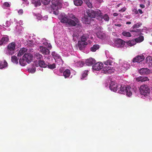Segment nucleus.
<instances>
[{"mask_svg": "<svg viewBox=\"0 0 152 152\" xmlns=\"http://www.w3.org/2000/svg\"><path fill=\"white\" fill-rule=\"evenodd\" d=\"M121 4V3H120L119 4H118L117 5V6L118 7H119V6H120V5Z\"/></svg>", "mask_w": 152, "mask_h": 152, "instance_id": "63", "label": "nucleus"}, {"mask_svg": "<svg viewBox=\"0 0 152 152\" xmlns=\"http://www.w3.org/2000/svg\"><path fill=\"white\" fill-rule=\"evenodd\" d=\"M20 64L22 66H25V65L26 64V61L24 60L23 57L22 59H20L19 61Z\"/></svg>", "mask_w": 152, "mask_h": 152, "instance_id": "37", "label": "nucleus"}, {"mask_svg": "<svg viewBox=\"0 0 152 152\" xmlns=\"http://www.w3.org/2000/svg\"><path fill=\"white\" fill-rule=\"evenodd\" d=\"M129 64L124 63L119 67V70L120 72H125L129 68Z\"/></svg>", "mask_w": 152, "mask_h": 152, "instance_id": "14", "label": "nucleus"}, {"mask_svg": "<svg viewBox=\"0 0 152 152\" xmlns=\"http://www.w3.org/2000/svg\"><path fill=\"white\" fill-rule=\"evenodd\" d=\"M79 36L78 34H75V32L73 34V36L75 37H78Z\"/></svg>", "mask_w": 152, "mask_h": 152, "instance_id": "53", "label": "nucleus"}, {"mask_svg": "<svg viewBox=\"0 0 152 152\" xmlns=\"http://www.w3.org/2000/svg\"><path fill=\"white\" fill-rule=\"evenodd\" d=\"M83 21L86 24H89L90 23V20L87 18L86 17L83 19Z\"/></svg>", "mask_w": 152, "mask_h": 152, "instance_id": "44", "label": "nucleus"}, {"mask_svg": "<svg viewBox=\"0 0 152 152\" xmlns=\"http://www.w3.org/2000/svg\"><path fill=\"white\" fill-rule=\"evenodd\" d=\"M115 26H118V27H120L121 26V24L120 23H116L115 24Z\"/></svg>", "mask_w": 152, "mask_h": 152, "instance_id": "54", "label": "nucleus"}, {"mask_svg": "<svg viewBox=\"0 0 152 152\" xmlns=\"http://www.w3.org/2000/svg\"><path fill=\"white\" fill-rule=\"evenodd\" d=\"M118 15V14L117 13H114L113 14V16L115 17H116Z\"/></svg>", "mask_w": 152, "mask_h": 152, "instance_id": "57", "label": "nucleus"}, {"mask_svg": "<svg viewBox=\"0 0 152 152\" xmlns=\"http://www.w3.org/2000/svg\"><path fill=\"white\" fill-rule=\"evenodd\" d=\"M132 11L134 12L135 14H137L138 13V11L137 9H134L132 10Z\"/></svg>", "mask_w": 152, "mask_h": 152, "instance_id": "50", "label": "nucleus"}, {"mask_svg": "<svg viewBox=\"0 0 152 152\" xmlns=\"http://www.w3.org/2000/svg\"><path fill=\"white\" fill-rule=\"evenodd\" d=\"M87 42H82L78 41V45L79 49L81 50H84L86 46L87 45Z\"/></svg>", "mask_w": 152, "mask_h": 152, "instance_id": "17", "label": "nucleus"}, {"mask_svg": "<svg viewBox=\"0 0 152 152\" xmlns=\"http://www.w3.org/2000/svg\"><path fill=\"white\" fill-rule=\"evenodd\" d=\"M38 63L39 66L41 67L45 68L47 67V64L43 60H39L38 61Z\"/></svg>", "mask_w": 152, "mask_h": 152, "instance_id": "22", "label": "nucleus"}, {"mask_svg": "<svg viewBox=\"0 0 152 152\" xmlns=\"http://www.w3.org/2000/svg\"><path fill=\"white\" fill-rule=\"evenodd\" d=\"M97 37L101 39H103L105 37V34L101 31H98L96 33Z\"/></svg>", "mask_w": 152, "mask_h": 152, "instance_id": "28", "label": "nucleus"}, {"mask_svg": "<svg viewBox=\"0 0 152 152\" xmlns=\"http://www.w3.org/2000/svg\"><path fill=\"white\" fill-rule=\"evenodd\" d=\"M122 34L124 36L129 37L131 36V35L129 32L124 31L122 33Z\"/></svg>", "mask_w": 152, "mask_h": 152, "instance_id": "39", "label": "nucleus"}, {"mask_svg": "<svg viewBox=\"0 0 152 152\" xmlns=\"http://www.w3.org/2000/svg\"><path fill=\"white\" fill-rule=\"evenodd\" d=\"M97 0L100 3L103 2V0Z\"/></svg>", "mask_w": 152, "mask_h": 152, "instance_id": "60", "label": "nucleus"}, {"mask_svg": "<svg viewBox=\"0 0 152 152\" xmlns=\"http://www.w3.org/2000/svg\"><path fill=\"white\" fill-rule=\"evenodd\" d=\"M99 48V45H94L91 48V50L92 52H95Z\"/></svg>", "mask_w": 152, "mask_h": 152, "instance_id": "31", "label": "nucleus"}, {"mask_svg": "<svg viewBox=\"0 0 152 152\" xmlns=\"http://www.w3.org/2000/svg\"><path fill=\"white\" fill-rule=\"evenodd\" d=\"M51 3L53 13L57 15L59 13L58 9L61 7V4L59 0H52Z\"/></svg>", "mask_w": 152, "mask_h": 152, "instance_id": "1", "label": "nucleus"}, {"mask_svg": "<svg viewBox=\"0 0 152 152\" xmlns=\"http://www.w3.org/2000/svg\"><path fill=\"white\" fill-rule=\"evenodd\" d=\"M138 11L140 14H142L143 13V12L141 9H138Z\"/></svg>", "mask_w": 152, "mask_h": 152, "instance_id": "55", "label": "nucleus"}, {"mask_svg": "<svg viewBox=\"0 0 152 152\" xmlns=\"http://www.w3.org/2000/svg\"><path fill=\"white\" fill-rule=\"evenodd\" d=\"M113 61L111 60H108L107 61H104V63L105 65H111L113 63Z\"/></svg>", "mask_w": 152, "mask_h": 152, "instance_id": "43", "label": "nucleus"}, {"mask_svg": "<svg viewBox=\"0 0 152 152\" xmlns=\"http://www.w3.org/2000/svg\"><path fill=\"white\" fill-rule=\"evenodd\" d=\"M15 45V43L14 42H12L8 45V51L10 55H12L14 54Z\"/></svg>", "mask_w": 152, "mask_h": 152, "instance_id": "5", "label": "nucleus"}, {"mask_svg": "<svg viewBox=\"0 0 152 152\" xmlns=\"http://www.w3.org/2000/svg\"><path fill=\"white\" fill-rule=\"evenodd\" d=\"M34 57L37 59L40 60L43 58L42 56L38 53H36L34 55Z\"/></svg>", "mask_w": 152, "mask_h": 152, "instance_id": "30", "label": "nucleus"}, {"mask_svg": "<svg viewBox=\"0 0 152 152\" xmlns=\"http://www.w3.org/2000/svg\"><path fill=\"white\" fill-rule=\"evenodd\" d=\"M131 23L130 22H129V21L127 22H126V24H131Z\"/></svg>", "mask_w": 152, "mask_h": 152, "instance_id": "62", "label": "nucleus"}, {"mask_svg": "<svg viewBox=\"0 0 152 152\" xmlns=\"http://www.w3.org/2000/svg\"><path fill=\"white\" fill-rule=\"evenodd\" d=\"M88 35L86 34H84L81 36V40L79 41L82 42H86L88 37Z\"/></svg>", "mask_w": 152, "mask_h": 152, "instance_id": "33", "label": "nucleus"}, {"mask_svg": "<svg viewBox=\"0 0 152 152\" xmlns=\"http://www.w3.org/2000/svg\"><path fill=\"white\" fill-rule=\"evenodd\" d=\"M136 81L138 82H144L149 80V79L148 77H146L140 76L136 78Z\"/></svg>", "mask_w": 152, "mask_h": 152, "instance_id": "21", "label": "nucleus"}, {"mask_svg": "<svg viewBox=\"0 0 152 152\" xmlns=\"http://www.w3.org/2000/svg\"><path fill=\"white\" fill-rule=\"evenodd\" d=\"M126 42L128 45L130 46H132L136 44V42L134 40H129Z\"/></svg>", "mask_w": 152, "mask_h": 152, "instance_id": "35", "label": "nucleus"}, {"mask_svg": "<svg viewBox=\"0 0 152 152\" xmlns=\"http://www.w3.org/2000/svg\"><path fill=\"white\" fill-rule=\"evenodd\" d=\"M115 69L113 67L110 66H105L103 68V73L105 74H111L114 72Z\"/></svg>", "mask_w": 152, "mask_h": 152, "instance_id": "8", "label": "nucleus"}, {"mask_svg": "<svg viewBox=\"0 0 152 152\" xmlns=\"http://www.w3.org/2000/svg\"><path fill=\"white\" fill-rule=\"evenodd\" d=\"M71 18L74 20L69 19L67 25L71 26H75L77 24L79 25V21L77 18H76L75 15H72V17H71Z\"/></svg>", "mask_w": 152, "mask_h": 152, "instance_id": "4", "label": "nucleus"}, {"mask_svg": "<svg viewBox=\"0 0 152 152\" xmlns=\"http://www.w3.org/2000/svg\"><path fill=\"white\" fill-rule=\"evenodd\" d=\"M88 70H85L84 71L83 73L82 74L81 79L83 80L85 77L88 75Z\"/></svg>", "mask_w": 152, "mask_h": 152, "instance_id": "41", "label": "nucleus"}, {"mask_svg": "<svg viewBox=\"0 0 152 152\" xmlns=\"http://www.w3.org/2000/svg\"><path fill=\"white\" fill-rule=\"evenodd\" d=\"M23 1H25V2H26V1H27V0H22Z\"/></svg>", "mask_w": 152, "mask_h": 152, "instance_id": "64", "label": "nucleus"}, {"mask_svg": "<svg viewBox=\"0 0 152 152\" xmlns=\"http://www.w3.org/2000/svg\"><path fill=\"white\" fill-rule=\"evenodd\" d=\"M48 47L49 48H52V46L50 44H48Z\"/></svg>", "mask_w": 152, "mask_h": 152, "instance_id": "59", "label": "nucleus"}, {"mask_svg": "<svg viewBox=\"0 0 152 152\" xmlns=\"http://www.w3.org/2000/svg\"><path fill=\"white\" fill-rule=\"evenodd\" d=\"M145 58L143 55H138L136 56L132 59L133 62L140 63Z\"/></svg>", "mask_w": 152, "mask_h": 152, "instance_id": "10", "label": "nucleus"}, {"mask_svg": "<svg viewBox=\"0 0 152 152\" xmlns=\"http://www.w3.org/2000/svg\"><path fill=\"white\" fill-rule=\"evenodd\" d=\"M11 60L14 63L17 64L18 63V58L15 56H12Z\"/></svg>", "mask_w": 152, "mask_h": 152, "instance_id": "36", "label": "nucleus"}, {"mask_svg": "<svg viewBox=\"0 0 152 152\" xmlns=\"http://www.w3.org/2000/svg\"><path fill=\"white\" fill-rule=\"evenodd\" d=\"M97 10L94 11L91 9L87 10L86 11L87 14L89 17L94 18L96 17V18L97 16Z\"/></svg>", "mask_w": 152, "mask_h": 152, "instance_id": "6", "label": "nucleus"}, {"mask_svg": "<svg viewBox=\"0 0 152 152\" xmlns=\"http://www.w3.org/2000/svg\"><path fill=\"white\" fill-rule=\"evenodd\" d=\"M149 72V69L147 68H142L139 70V72L141 75L147 74Z\"/></svg>", "mask_w": 152, "mask_h": 152, "instance_id": "20", "label": "nucleus"}, {"mask_svg": "<svg viewBox=\"0 0 152 152\" xmlns=\"http://www.w3.org/2000/svg\"><path fill=\"white\" fill-rule=\"evenodd\" d=\"M131 32H134L136 33L135 34L140 35L141 34V30L140 29H134L131 31Z\"/></svg>", "mask_w": 152, "mask_h": 152, "instance_id": "32", "label": "nucleus"}, {"mask_svg": "<svg viewBox=\"0 0 152 152\" xmlns=\"http://www.w3.org/2000/svg\"><path fill=\"white\" fill-rule=\"evenodd\" d=\"M150 5V2L149 1H148V3H147V6L148 7Z\"/></svg>", "mask_w": 152, "mask_h": 152, "instance_id": "58", "label": "nucleus"}, {"mask_svg": "<svg viewBox=\"0 0 152 152\" xmlns=\"http://www.w3.org/2000/svg\"><path fill=\"white\" fill-rule=\"evenodd\" d=\"M140 94L144 96H148L149 94L150 89L146 85H142L139 88Z\"/></svg>", "mask_w": 152, "mask_h": 152, "instance_id": "2", "label": "nucleus"}, {"mask_svg": "<svg viewBox=\"0 0 152 152\" xmlns=\"http://www.w3.org/2000/svg\"><path fill=\"white\" fill-rule=\"evenodd\" d=\"M84 2L87 5L88 7L90 8H92V4L91 2H90L89 0H87Z\"/></svg>", "mask_w": 152, "mask_h": 152, "instance_id": "42", "label": "nucleus"}, {"mask_svg": "<svg viewBox=\"0 0 152 152\" xmlns=\"http://www.w3.org/2000/svg\"><path fill=\"white\" fill-rule=\"evenodd\" d=\"M85 63L87 65L91 66L96 63V60L94 58H89L86 60Z\"/></svg>", "mask_w": 152, "mask_h": 152, "instance_id": "16", "label": "nucleus"}, {"mask_svg": "<svg viewBox=\"0 0 152 152\" xmlns=\"http://www.w3.org/2000/svg\"><path fill=\"white\" fill-rule=\"evenodd\" d=\"M23 58L24 60H26V62L28 63H29L31 62L33 56L30 53H25L23 56Z\"/></svg>", "mask_w": 152, "mask_h": 152, "instance_id": "7", "label": "nucleus"}, {"mask_svg": "<svg viewBox=\"0 0 152 152\" xmlns=\"http://www.w3.org/2000/svg\"><path fill=\"white\" fill-rule=\"evenodd\" d=\"M37 19L38 20H40L42 18V16L40 14H38L36 15Z\"/></svg>", "mask_w": 152, "mask_h": 152, "instance_id": "47", "label": "nucleus"}, {"mask_svg": "<svg viewBox=\"0 0 152 152\" xmlns=\"http://www.w3.org/2000/svg\"><path fill=\"white\" fill-rule=\"evenodd\" d=\"M97 19L99 20H102L103 19L106 21H108L109 20V17L107 14L103 15V14L101 11L99 10H97Z\"/></svg>", "mask_w": 152, "mask_h": 152, "instance_id": "3", "label": "nucleus"}, {"mask_svg": "<svg viewBox=\"0 0 152 152\" xmlns=\"http://www.w3.org/2000/svg\"><path fill=\"white\" fill-rule=\"evenodd\" d=\"M115 43L117 47H123L125 44V42L122 39L118 38L115 40Z\"/></svg>", "mask_w": 152, "mask_h": 152, "instance_id": "9", "label": "nucleus"}, {"mask_svg": "<svg viewBox=\"0 0 152 152\" xmlns=\"http://www.w3.org/2000/svg\"><path fill=\"white\" fill-rule=\"evenodd\" d=\"M31 2L35 7L40 6L41 4L40 0H32Z\"/></svg>", "mask_w": 152, "mask_h": 152, "instance_id": "29", "label": "nucleus"}, {"mask_svg": "<svg viewBox=\"0 0 152 152\" xmlns=\"http://www.w3.org/2000/svg\"><path fill=\"white\" fill-rule=\"evenodd\" d=\"M140 6L142 8H144L145 7V6L143 4H140Z\"/></svg>", "mask_w": 152, "mask_h": 152, "instance_id": "56", "label": "nucleus"}, {"mask_svg": "<svg viewBox=\"0 0 152 152\" xmlns=\"http://www.w3.org/2000/svg\"><path fill=\"white\" fill-rule=\"evenodd\" d=\"M126 10V8L124 7L122 8H121L120 10H119V12H125Z\"/></svg>", "mask_w": 152, "mask_h": 152, "instance_id": "49", "label": "nucleus"}, {"mask_svg": "<svg viewBox=\"0 0 152 152\" xmlns=\"http://www.w3.org/2000/svg\"><path fill=\"white\" fill-rule=\"evenodd\" d=\"M134 91L133 88H132L130 86H127L125 89V94L129 97L131 96L132 94Z\"/></svg>", "mask_w": 152, "mask_h": 152, "instance_id": "11", "label": "nucleus"}, {"mask_svg": "<svg viewBox=\"0 0 152 152\" xmlns=\"http://www.w3.org/2000/svg\"><path fill=\"white\" fill-rule=\"evenodd\" d=\"M142 25V24L140 23H138L134 24L132 28L133 29L137 28H139L141 25Z\"/></svg>", "mask_w": 152, "mask_h": 152, "instance_id": "45", "label": "nucleus"}, {"mask_svg": "<svg viewBox=\"0 0 152 152\" xmlns=\"http://www.w3.org/2000/svg\"><path fill=\"white\" fill-rule=\"evenodd\" d=\"M18 13L19 15H22L23 13V11L22 9L18 11Z\"/></svg>", "mask_w": 152, "mask_h": 152, "instance_id": "51", "label": "nucleus"}, {"mask_svg": "<svg viewBox=\"0 0 152 152\" xmlns=\"http://www.w3.org/2000/svg\"><path fill=\"white\" fill-rule=\"evenodd\" d=\"M7 63L5 60H0V69H2L7 66Z\"/></svg>", "mask_w": 152, "mask_h": 152, "instance_id": "24", "label": "nucleus"}, {"mask_svg": "<svg viewBox=\"0 0 152 152\" xmlns=\"http://www.w3.org/2000/svg\"><path fill=\"white\" fill-rule=\"evenodd\" d=\"M144 40V37L143 36H140V37L134 39V41L136 42H140Z\"/></svg>", "mask_w": 152, "mask_h": 152, "instance_id": "34", "label": "nucleus"}, {"mask_svg": "<svg viewBox=\"0 0 152 152\" xmlns=\"http://www.w3.org/2000/svg\"><path fill=\"white\" fill-rule=\"evenodd\" d=\"M27 51V49L25 48H22L20 50L17 56L18 57H20L24 53Z\"/></svg>", "mask_w": 152, "mask_h": 152, "instance_id": "26", "label": "nucleus"}, {"mask_svg": "<svg viewBox=\"0 0 152 152\" xmlns=\"http://www.w3.org/2000/svg\"><path fill=\"white\" fill-rule=\"evenodd\" d=\"M146 61L149 66L152 67V57L150 56H148L146 58Z\"/></svg>", "mask_w": 152, "mask_h": 152, "instance_id": "23", "label": "nucleus"}, {"mask_svg": "<svg viewBox=\"0 0 152 152\" xmlns=\"http://www.w3.org/2000/svg\"><path fill=\"white\" fill-rule=\"evenodd\" d=\"M103 66V64L101 62H98L95 63L94 65L93 66L92 68L93 69L95 70L99 71L101 69Z\"/></svg>", "mask_w": 152, "mask_h": 152, "instance_id": "12", "label": "nucleus"}, {"mask_svg": "<svg viewBox=\"0 0 152 152\" xmlns=\"http://www.w3.org/2000/svg\"><path fill=\"white\" fill-rule=\"evenodd\" d=\"M109 87L111 90L115 92L118 89V85L115 82H112L111 83Z\"/></svg>", "mask_w": 152, "mask_h": 152, "instance_id": "15", "label": "nucleus"}, {"mask_svg": "<svg viewBox=\"0 0 152 152\" xmlns=\"http://www.w3.org/2000/svg\"><path fill=\"white\" fill-rule=\"evenodd\" d=\"M3 26H5V27H7V26H8L7 25H6V23H5V24H4L3 23Z\"/></svg>", "mask_w": 152, "mask_h": 152, "instance_id": "61", "label": "nucleus"}, {"mask_svg": "<svg viewBox=\"0 0 152 152\" xmlns=\"http://www.w3.org/2000/svg\"><path fill=\"white\" fill-rule=\"evenodd\" d=\"M39 50L44 55H48L50 53V51L48 49L42 46H40Z\"/></svg>", "mask_w": 152, "mask_h": 152, "instance_id": "13", "label": "nucleus"}, {"mask_svg": "<svg viewBox=\"0 0 152 152\" xmlns=\"http://www.w3.org/2000/svg\"><path fill=\"white\" fill-rule=\"evenodd\" d=\"M69 19L66 17H64L61 19V23H66V25H67Z\"/></svg>", "mask_w": 152, "mask_h": 152, "instance_id": "40", "label": "nucleus"}, {"mask_svg": "<svg viewBox=\"0 0 152 152\" xmlns=\"http://www.w3.org/2000/svg\"><path fill=\"white\" fill-rule=\"evenodd\" d=\"M71 74L70 71L68 69H66L63 72V76L65 78H67L70 76Z\"/></svg>", "mask_w": 152, "mask_h": 152, "instance_id": "27", "label": "nucleus"}, {"mask_svg": "<svg viewBox=\"0 0 152 152\" xmlns=\"http://www.w3.org/2000/svg\"><path fill=\"white\" fill-rule=\"evenodd\" d=\"M4 5L6 7H9L10 6V4L8 2H4Z\"/></svg>", "mask_w": 152, "mask_h": 152, "instance_id": "48", "label": "nucleus"}, {"mask_svg": "<svg viewBox=\"0 0 152 152\" xmlns=\"http://www.w3.org/2000/svg\"><path fill=\"white\" fill-rule=\"evenodd\" d=\"M47 65L48 67L51 69H53L56 68V64L55 63H53L52 64H48Z\"/></svg>", "mask_w": 152, "mask_h": 152, "instance_id": "38", "label": "nucleus"}, {"mask_svg": "<svg viewBox=\"0 0 152 152\" xmlns=\"http://www.w3.org/2000/svg\"><path fill=\"white\" fill-rule=\"evenodd\" d=\"M36 71V69L35 68L31 69L30 72L32 73H33L35 72Z\"/></svg>", "mask_w": 152, "mask_h": 152, "instance_id": "52", "label": "nucleus"}, {"mask_svg": "<svg viewBox=\"0 0 152 152\" xmlns=\"http://www.w3.org/2000/svg\"><path fill=\"white\" fill-rule=\"evenodd\" d=\"M8 37L6 36L3 37L0 40V45H1L7 44L9 41Z\"/></svg>", "mask_w": 152, "mask_h": 152, "instance_id": "18", "label": "nucleus"}, {"mask_svg": "<svg viewBox=\"0 0 152 152\" xmlns=\"http://www.w3.org/2000/svg\"><path fill=\"white\" fill-rule=\"evenodd\" d=\"M73 2L74 4L76 6H81L83 2L82 0H74Z\"/></svg>", "mask_w": 152, "mask_h": 152, "instance_id": "25", "label": "nucleus"}, {"mask_svg": "<svg viewBox=\"0 0 152 152\" xmlns=\"http://www.w3.org/2000/svg\"><path fill=\"white\" fill-rule=\"evenodd\" d=\"M50 0H41L43 4L45 5L48 4L50 2Z\"/></svg>", "mask_w": 152, "mask_h": 152, "instance_id": "46", "label": "nucleus"}, {"mask_svg": "<svg viewBox=\"0 0 152 152\" xmlns=\"http://www.w3.org/2000/svg\"><path fill=\"white\" fill-rule=\"evenodd\" d=\"M126 87L124 85H118V89L120 88V90L118 91L119 93L125 94V89Z\"/></svg>", "mask_w": 152, "mask_h": 152, "instance_id": "19", "label": "nucleus"}]
</instances>
